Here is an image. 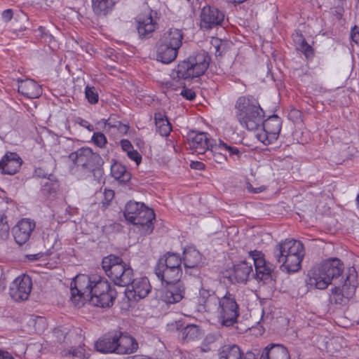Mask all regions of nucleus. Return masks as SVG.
Instances as JSON below:
<instances>
[{
    "label": "nucleus",
    "instance_id": "obj_8",
    "mask_svg": "<svg viewBox=\"0 0 359 359\" xmlns=\"http://www.w3.org/2000/svg\"><path fill=\"white\" fill-rule=\"evenodd\" d=\"M358 280L355 274L346 276L341 287H334L330 290L329 302L331 304L345 306L354 297L358 287Z\"/></svg>",
    "mask_w": 359,
    "mask_h": 359
},
{
    "label": "nucleus",
    "instance_id": "obj_18",
    "mask_svg": "<svg viewBox=\"0 0 359 359\" xmlns=\"http://www.w3.org/2000/svg\"><path fill=\"white\" fill-rule=\"evenodd\" d=\"M118 330L109 332L99 339L95 343V348L102 353H117L118 347Z\"/></svg>",
    "mask_w": 359,
    "mask_h": 359
},
{
    "label": "nucleus",
    "instance_id": "obj_17",
    "mask_svg": "<svg viewBox=\"0 0 359 359\" xmlns=\"http://www.w3.org/2000/svg\"><path fill=\"white\" fill-rule=\"evenodd\" d=\"M185 287L182 282L165 284L161 299L166 304H175L180 302L184 297Z\"/></svg>",
    "mask_w": 359,
    "mask_h": 359
},
{
    "label": "nucleus",
    "instance_id": "obj_59",
    "mask_svg": "<svg viewBox=\"0 0 359 359\" xmlns=\"http://www.w3.org/2000/svg\"><path fill=\"white\" fill-rule=\"evenodd\" d=\"M242 359H257L256 355L252 351H247L243 355L242 353Z\"/></svg>",
    "mask_w": 359,
    "mask_h": 359
},
{
    "label": "nucleus",
    "instance_id": "obj_24",
    "mask_svg": "<svg viewBox=\"0 0 359 359\" xmlns=\"http://www.w3.org/2000/svg\"><path fill=\"white\" fill-rule=\"evenodd\" d=\"M18 92L25 97L35 99L39 97L42 93L41 86L32 79H27L22 80L18 79Z\"/></svg>",
    "mask_w": 359,
    "mask_h": 359
},
{
    "label": "nucleus",
    "instance_id": "obj_54",
    "mask_svg": "<svg viewBox=\"0 0 359 359\" xmlns=\"http://www.w3.org/2000/svg\"><path fill=\"white\" fill-rule=\"evenodd\" d=\"M246 188L248 189V191L250 193H253V194H258V193H261L263 191L265 190V187L264 186H261V187H257V188H254L251 184L250 183H248L247 184V186H246Z\"/></svg>",
    "mask_w": 359,
    "mask_h": 359
},
{
    "label": "nucleus",
    "instance_id": "obj_40",
    "mask_svg": "<svg viewBox=\"0 0 359 359\" xmlns=\"http://www.w3.org/2000/svg\"><path fill=\"white\" fill-rule=\"evenodd\" d=\"M299 37L297 48L301 50L306 57H311L313 55V48L302 37V35L297 36Z\"/></svg>",
    "mask_w": 359,
    "mask_h": 359
},
{
    "label": "nucleus",
    "instance_id": "obj_45",
    "mask_svg": "<svg viewBox=\"0 0 359 359\" xmlns=\"http://www.w3.org/2000/svg\"><path fill=\"white\" fill-rule=\"evenodd\" d=\"M221 145L223 147L224 151H228L230 156H236L237 158L239 159L242 153L236 147H231L221 141Z\"/></svg>",
    "mask_w": 359,
    "mask_h": 359
},
{
    "label": "nucleus",
    "instance_id": "obj_61",
    "mask_svg": "<svg viewBox=\"0 0 359 359\" xmlns=\"http://www.w3.org/2000/svg\"><path fill=\"white\" fill-rule=\"evenodd\" d=\"M356 203H357L358 208L359 209V194H358L357 198H356Z\"/></svg>",
    "mask_w": 359,
    "mask_h": 359
},
{
    "label": "nucleus",
    "instance_id": "obj_58",
    "mask_svg": "<svg viewBox=\"0 0 359 359\" xmlns=\"http://www.w3.org/2000/svg\"><path fill=\"white\" fill-rule=\"evenodd\" d=\"M0 359H14V358L10 353L0 351Z\"/></svg>",
    "mask_w": 359,
    "mask_h": 359
},
{
    "label": "nucleus",
    "instance_id": "obj_32",
    "mask_svg": "<svg viewBox=\"0 0 359 359\" xmlns=\"http://www.w3.org/2000/svg\"><path fill=\"white\" fill-rule=\"evenodd\" d=\"M116 0H91L93 11L97 15H106L111 11Z\"/></svg>",
    "mask_w": 359,
    "mask_h": 359
},
{
    "label": "nucleus",
    "instance_id": "obj_21",
    "mask_svg": "<svg viewBox=\"0 0 359 359\" xmlns=\"http://www.w3.org/2000/svg\"><path fill=\"white\" fill-rule=\"evenodd\" d=\"M332 283L329 276H326L320 265L313 266L308 271L307 283L319 290L326 289Z\"/></svg>",
    "mask_w": 359,
    "mask_h": 359
},
{
    "label": "nucleus",
    "instance_id": "obj_63",
    "mask_svg": "<svg viewBox=\"0 0 359 359\" xmlns=\"http://www.w3.org/2000/svg\"><path fill=\"white\" fill-rule=\"evenodd\" d=\"M39 30H41V32H43V27H39Z\"/></svg>",
    "mask_w": 359,
    "mask_h": 359
},
{
    "label": "nucleus",
    "instance_id": "obj_15",
    "mask_svg": "<svg viewBox=\"0 0 359 359\" xmlns=\"http://www.w3.org/2000/svg\"><path fill=\"white\" fill-rule=\"evenodd\" d=\"M151 285L147 278L134 279L127 286L126 294L128 299L138 301L146 297L151 290Z\"/></svg>",
    "mask_w": 359,
    "mask_h": 359
},
{
    "label": "nucleus",
    "instance_id": "obj_53",
    "mask_svg": "<svg viewBox=\"0 0 359 359\" xmlns=\"http://www.w3.org/2000/svg\"><path fill=\"white\" fill-rule=\"evenodd\" d=\"M120 144H121L122 149L124 151H126V153H128V151H130V150H132L133 149V144L128 140L124 139V140H121Z\"/></svg>",
    "mask_w": 359,
    "mask_h": 359
},
{
    "label": "nucleus",
    "instance_id": "obj_4",
    "mask_svg": "<svg viewBox=\"0 0 359 359\" xmlns=\"http://www.w3.org/2000/svg\"><path fill=\"white\" fill-rule=\"evenodd\" d=\"M273 253L277 262L289 273L300 269L305 255L303 243L292 238L280 241L274 247Z\"/></svg>",
    "mask_w": 359,
    "mask_h": 359
},
{
    "label": "nucleus",
    "instance_id": "obj_62",
    "mask_svg": "<svg viewBox=\"0 0 359 359\" xmlns=\"http://www.w3.org/2000/svg\"><path fill=\"white\" fill-rule=\"evenodd\" d=\"M180 322H176V327L177 329L178 330L179 329V325H180Z\"/></svg>",
    "mask_w": 359,
    "mask_h": 359
},
{
    "label": "nucleus",
    "instance_id": "obj_7",
    "mask_svg": "<svg viewBox=\"0 0 359 359\" xmlns=\"http://www.w3.org/2000/svg\"><path fill=\"white\" fill-rule=\"evenodd\" d=\"M219 302L216 311L219 323L225 327L233 325L237 323L240 316V307L236 293L231 290H226L220 297Z\"/></svg>",
    "mask_w": 359,
    "mask_h": 359
},
{
    "label": "nucleus",
    "instance_id": "obj_10",
    "mask_svg": "<svg viewBox=\"0 0 359 359\" xmlns=\"http://www.w3.org/2000/svg\"><path fill=\"white\" fill-rule=\"evenodd\" d=\"M224 20V13L215 6H204L200 13V27L210 30L221 26Z\"/></svg>",
    "mask_w": 359,
    "mask_h": 359
},
{
    "label": "nucleus",
    "instance_id": "obj_42",
    "mask_svg": "<svg viewBox=\"0 0 359 359\" xmlns=\"http://www.w3.org/2000/svg\"><path fill=\"white\" fill-rule=\"evenodd\" d=\"M256 137L259 141L265 145H269L276 140H272L271 135L269 134L267 130L264 128V127H262V129L257 133Z\"/></svg>",
    "mask_w": 359,
    "mask_h": 359
},
{
    "label": "nucleus",
    "instance_id": "obj_16",
    "mask_svg": "<svg viewBox=\"0 0 359 359\" xmlns=\"http://www.w3.org/2000/svg\"><path fill=\"white\" fill-rule=\"evenodd\" d=\"M35 228V223L29 219H22L13 228V236L19 245L25 244Z\"/></svg>",
    "mask_w": 359,
    "mask_h": 359
},
{
    "label": "nucleus",
    "instance_id": "obj_41",
    "mask_svg": "<svg viewBox=\"0 0 359 359\" xmlns=\"http://www.w3.org/2000/svg\"><path fill=\"white\" fill-rule=\"evenodd\" d=\"M85 349L81 347L77 348H71L69 350H63L61 352V355L62 357H76V358H82L84 355Z\"/></svg>",
    "mask_w": 359,
    "mask_h": 359
},
{
    "label": "nucleus",
    "instance_id": "obj_60",
    "mask_svg": "<svg viewBox=\"0 0 359 359\" xmlns=\"http://www.w3.org/2000/svg\"><path fill=\"white\" fill-rule=\"evenodd\" d=\"M81 125L86 128L89 131H93L94 130L93 126L90 124L87 121L82 120L81 122Z\"/></svg>",
    "mask_w": 359,
    "mask_h": 359
},
{
    "label": "nucleus",
    "instance_id": "obj_28",
    "mask_svg": "<svg viewBox=\"0 0 359 359\" xmlns=\"http://www.w3.org/2000/svg\"><path fill=\"white\" fill-rule=\"evenodd\" d=\"M260 359H290V358L285 346L279 344H270L262 351Z\"/></svg>",
    "mask_w": 359,
    "mask_h": 359
},
{
    "label": "nucleus",
    "instance_id": "obj_37",
    "mask_svg": "<svg viewBox=\"0 0 359 359\" xmlns=\"http://www.w3.org/2000/svg\"><path fill=\"white\" fill-rule=\"evenodd\" d=\"M201 335V331L198 326L191 324L187 325L182 329L180 332V337L184 341H193L198 339Z\"/></svg>",
    "mask_w": 359,
    "mask_h": 359
},
{
    "label": "nucleus",
    "instance_id": "obj_23",
    "mask_svg": "<svg viewBox=\"0 0 359 359\" xmlns=\"http://www.w3.org/2000/svg\"><path fill=\"white\" fill-rule=\"evenodd\" d=\"M254 277L252 266L246 261L241 262L233 265L230 274L231 280L239 283H245L250 277Z\"/></svg>",
    "mask_w": 359,
    "mask_h": 359
},
{
    "label": "nucleus",
    "instance_id": "obj_47",
    "mask_svg": "<svg viewBox=\"0 0 359 359\" xmlns=\"http://www.w3.org/2000/svg\"><path fill=\"white\" fill-rule=\"evenodd\" d=\"M120 121L117 119V116L115 114L111 115L108 119L104 120L105 126L109 128H116L120 126Z\"/></svg>",
    "mask_w": 359,
    "mask_h": 359
},
{
    "label": "nucleus",
    "instance_id": "obj_52",
    "mask_svg": "<svg viewBox=\"0 0 359 359\" xmlns=\"http://www.w3.org/2000/svg\"><path fill=\"white\" fill-rule=\"evenodd\" d=\"M104 200L106 202L103 201V205H108L109 203L113 199L114 196V191L111 189H105L104 191Z\"/></svg>",
    "mask_w": 359,
    "mask_h": 359
},
{
    "label": "nucleus",
    "instance_id": "obj_2",
    "mask_svg": "<svg viewBox=\"0 0 359 359\" xmlns=\"http://www.w3.org/2000/svg\"><path fill=\"white\" fill-rule=\"evenodd\" d=\"M235 109L237 120L242 127L248 130H254L262 126L271 135L272 140L278 139L281 130V118L277 115H273L264 120V111L253 96L238 97Z\"/></svg>",
    "mask_w": 359,
    "mask_h": 359
},
{
    "label": "nucleus",
    "instance_id": "obj_30",
    "mask_svg": "<svg viewBox=\"0 0 359 359\" xmlns=\"http://www.w3.org/2000/svg\"><path fill=\"white\" fill-rule=\"evenodd\" d=\"M182 262L186 269H195L201 265L202 262V255L198 250L189 247L185 248L183 251Z\"/></svg>",
    "mask_w": 359,
    "mask_h": 359
},
{
    "label": "nucleus",
    "instance_id": "obj_57",
    "mask_svg": "<svg viewBox=\"0 0 359 359\" xmlns=\"http://www.w3.org/2000/svg\"><path fill=\"white\" fill-rule=\"evenodd\" d=\"M191 166L196 170H203L204 168V164L200 161L192 162Z\"/></svg>",
    "mask_w": 359,
    "mask_h": 359
},
{
    "label": "nucleus",
    "instance_id": "obj_20",
    "mask_svg": "<svg viewBox=\"0 0 359 359\" xmlns=\"http://www.w3.org/2000/svg\"><path fill=\"white\" fill-rule=\"evenodd\" d=\"M22 160L15 152H7L0 161V170L5 175H13L18 172Z\"/></svg>",
    "mask_w": 359,
    "mask_h": 359
},
{
    "label": "nucleus",
    "instance_id": "obj_51",
    "mask_svg": "<svg viewBox=\"0 0 359 359\" xmlns=\"http://www.w3.org/2000/svg\"><path fill=\"white\" fill-rule=\"evenodd\" d=\"M351 40L359 45V27L355 25L351 30Z\"/></svg>",
    "mask_w": 359,
    "mask_h": 359
},
{
    "label": "nucleus",
    "instance_id": "obj_31",
    "mask_svg": "<svg viewBox=\"0 0 359 359\" xmlns=\"http://www.w3.org/2000/svg\"><path fill=\"white\" fill-rule=\"evenodd\" d=\"M202 158H208L209 160H213L217 163L222 164L226 161L227 158L224 154L223 147L221 145V140L219 144H212V146L206 151L205 154Z\"/></svg>",
    "mask_w": 359,
    "mask_h": 359
},
{
    "label": "nucleus",
    "instance_id": "obj_48",
    "mask_svg": "<svg viewBox=\"0 0 359 359\" xmlns=\"http://www.w3.org/2000/svg\"><path fill=\"white\" fill-rule=\"evenodd\" d=\"M127 156L129 158L134 161L137 165H139L142 161V156L137 150H135L134 149L128 151L127 153Z\"/></svg>",
    "mask_w": 359,
    "mask_h": 359
},
{
    "label": "nucleus",
    "instance_id": "obj_34",
    "mask_svg": "<svg viewBox=\"0 0 359 359\" xmlns=\"http://www.w3.org/2000/svg\"><path fill=\"white\" fill-rule=\"evenodd\" d=\"M219 359H242V351L237 345H225L219 351Z\"/></svg>",
    "mask_w": 359,
    "mask_h": 359
},
{
    "label": "nucleus",
    "instance_id": "obj_44",
    "mask_svg": "<svg viewBox=\"0 0 359 359\" xmlns=\"http://www.w3.org/2000/svg\"><path fill=\"white\" fill-rule=\"evenodd\" d=\"M211 43L215 49V54L216 57L221 56L224 50V44L218 38L212 39Z\"/></svg>",
    "mask_w": 359,
    "mask_h": 359
},
{
    "label": "nucleus",
    "instance_id": "obj_46",
    "mask_svg": "<svg viewBox=\"0 0 359 359\" xmlns=\"http://www.w3.org/2000/svg\"><path fill=\"white\" fill-rule=\"evenodd\" d=\"M41 191L43 194L55 193L57 191V184L50 181H47L42 185Z\"/></svg>",
    "mask_w": 359,
    "mask_h": 359
},
{
    "label": "nucleus",
    "instance_id": "obj_5",
    "mask_svg": "<svg viewBox=\"0 0 359 359\" xmlns=\"http://www.w3.org/2000/svg\"><path fill=\"white\" fill-rule=\"evenodd\" d=\"M123 215L128 222L140 226L139 231L142 234L152 233L154 228L152 221L155 219V214L152 209L143 203L132 201L128 202Z\"/></svg>",
    "mask_w": 359,
    "mask_h": 359
},
{
    "label": "nucleus",
    "instance_id": "obj_6",
    "mask_svg": "<svg viewBox=\"0 0 359 359\" xmlns=\"http://www.w3.org/2000/svg\"><path fill=\"white\" fill-rule=\"evenodd\" d=\"M102 266L106 275L118 286L127 287L133 280V269L118 256L109 255L104 257Z\"/></svg>",
    "mask_w": 359,
    "mask_h": 359
},
{
    "label": "nucleus",
    "instance_id": "obj_64",
    "mask_svg": "<svg viewBox=\"0 0 359 359\" xmlns=\"http://www.w3.org/2000/svg\"><path fill=\"white\" fill-rule=\"evenodd\" d=\"M358 2H359V0H358Z\"/></svg>",
    "mask_w": 359,
    "mask_h": 359
},
{
    "label": "nucleus",
    "instance_id": "obj_39",
    "mask_svg": "<svg viewBox=\"0 0 359 359\" xmlns=\"http://www.w3.org/2000/svg\"><path fill=\"white\" fill-rule=\"evenodd\" d=\"M85 96L88 102L91 104H95L99 101L97 89L94 86L87 85L85 88Z\"/></svg>",
    "mask_w": 359,
    "mask_h": 359
},
{
    "label": "nucleus",
    "instance_id": "obj_35",
    "mask_svg": "<svg viewBox=\"0 0 359 359\" xmlns=\"http://www.w3.org/2000/svg\"><path fill=\"white\" fill-rule=\"evenodd\" d=\"M111 173L112 177L121 182H128L131 177L130 172L123 165L118 163H115L111 166Z\"/></svg>",
    "mask_w": 359,
    "mask_h": 359
},
{
    "label": "nucleus",
    "instance_id": "obj_13",
    "mask_svg": "<svg viewBox=\"0 0 359 359\" xmlns=\"http://www.w3.org/2000/svg\"><path fill=\"white\" fill-rule=\"evenodd\" d=\"M32 290V280L29 276L16 278L11 284L9 294L15 302L28 299Z\"/></svg>",
    "mask_w": 359,
    "mask_h": 359
},
{
    "label": "nucleus",
    "instance_id": "obj_29",
    "mask_svg": "<svg viewBox=\"0 0 359 359\" xmlns=\"http://www.w3.org/2000/svg\"><path fill=\"white\" fill-rule=\"evenodd\" d=\"M184 34L182 29L170 28L160 38L159 41L180 49L182 45Z\"/></svg>",
    "mask_w": 359,
    "mask_h": 359
},
{
    "label": "nucleus",
    "instance_id": "obj_27",
    "mask_svg": "<svg viewBox=\"0 0 359 359\" xmlns=\"http://www.w3.org/2000/svg\"><path fill=\"white\" fill-rule=\"evenodd\" d=\"M118 335H120L118 354H130L138 349V343L134 337L120 330H118Z\"/></svg>",
    "mask_w": 359,
    "mask_h": 359
},
{
    "label": "nucleus",
    "instance_id": "obj_12",
    "mask_svg": "<svg viewBox=\"0 0 359 359\" xmlns=\"http://www.w3.org/2000/svg\"><path fill=\"white\" fill-rule=\"evenodd\" d=\"M220 297L216 294L215 290L205 287H201L199 289L197 297L199 311L210 313H216L220 302Z\"/></svg>",
    "mask_w": 359,
    "mask_h": 359
},
{
    "label": "nucleus",
    "instance_id": "obj_38",
    "mask_svg": "<svg viewBox=\"0 0 359 359\" xmlns=\"http://www.w3.org/2000/svg\"><path fill=\"white\" fill-rule=\"evenodd\" d=\"M8 208H4V204L0 205V238L6 239L9 236L10 226L7 219Z\"/></svg>",
    "mask_w": 359,
    "mask_h": 359
},
{
    "label": "nucleus",
    "instance_id": "obj_11",
    "mask_svg": "<svg viewBox=\"0 0 359 359\" xmlns=\"http://www.w3.org/2000/svg\"><path fill=\"white\" fill-rule=\"evenodd\" d=\"M187 140L189 149L202 156L205 154L206 151L215 142L208 133L195 130L190 131L187 134Z\"/></svg>",
    "mask_w": 359,
    "mask_h": 359
},
{
    "label": "nucleus",
    "instance_id": "obj_36",
    "mask_svg": "<svg viewBox=\"0 0 359 359\" xmlns=\"http://www.w3.org/2000/svg\"><path fill=\"white\" fill-rule=\"evenodd\" d=\"M158 263H162L168 267L182 269V258L179 255L173 252H167L159 258Z\"/></svg>",
    "mask_w": 359,
    "mask_h": 359
},
{
    "label": "nucleus",
    "instance_id": "obj_43",
    "mask_svg": "<svg viewBox=\"0 0 359 359\" xmlns=\"http://www.w3.org/2000/svg\"><path fill=\"white\" fill-rule=\"evenodd\" d=\"M92 141L95 144L100 148H103L107 142L105 135L100 132L95 133L93 134Z\"/></svg>",
    "mask_w": 359,
    "mask_h": 359
},
{
    "label": "nucleus",
    "instance_id": "obj_14",
    "mask_svg": "<svg viewBox=\"0 0 359 359\" xmlns=\"http://www.w3.org/2000/svg\"><path fill=\"white\" fill-rule=\"evenodd\" d=\"M249 255L252 259L255 267L254 277L261 280L271 279L274 267L270 263L266 262L264 255L261 251L255 250L250 251Z\"/></svg>",
    "mask_w": 359,
    "mask_h": 359
},
{
    "label": "nucleus",
    "instance_id": "obj_25",
    "mask_svg": "<svg viewBox=\"0 0 359 359\" xmlns=\"http://www.w3.org/2000/svg\"><path fill=\"white\" fill-rule=\"evenodd\" d=\"M178 51L179 49L158 41L156 43V60L162 63L169 64L176 59Z\"/></svg>",
    "mask_w": 359,
    "mask_h": 359
},
{
    "label": "nucleus",
    "instance_id": "obj_19",
    "mask_svg": "<svg viewBox=\"0 0 359 359\" xmlns=\"http://www.w3.org/2000/svg\"><path fill=\"white\" fill-rule=\"evenodd\" d=\"M154 271L162 283L170 284L172 283L181 282L180 278L182 276V269H176L175 267L167 268L163 264L157 262Z\"/></svg>",
    "mask_w": 359,
    "mask_h": 359
},
{
    "label": "nucleus",
    "instance_id": "obj_1",
    "mask_svg": "<svg viewBox=\"0 0 359 359\" xmlns=\"http://www.w3.org/2000/svg\"><path fill=\"white\" fill-rule=\"evenodd\" d=\"M117 292L103 277L97 275L79 274L71 283L70 299L75 306L81 307L86 301L101 308L111 307Z\"/></svg>",
    "mask_w": 359,
    "mask_h": 359
},
{
    "label": "nucleus",
    "instance_id": "obj_50",
    "mask_svg": "<svg viewBox=\"0 0 359 359\" xmlns=\"http://www.w3.org/2000/svg\"><path fill=\"white\" fill-rule=\"evenodd\" d=\"M184 97L188 100H193L196 97V93L191 89L184 88L180 93Z\"/></svg>",
    "mask_w": 359,
    "mask_h": 359
},
{
    "label": "nucleus",
    "instance_id": "obj_26",
    "mask_svg": "<svg viewBox=\"0 0 359 359\" xmlns=\"http://www.w3.org/2000/svg\"><path fill=\"white\" fill-rule=\"evenodd\" d=\"M322 270L326 276H330L331 281L339 277L344 271V264L337 258H330L323 261L320 264Z\"/></svg>",
    "mask_w": 359,
    "mask_h": 359
},
{
    "label": "nucleus",
    "instance_id": "obj_33",
    "mask_svg": "<svg viewBox=\"0 0 359 359\" xmlns=\"http://www.w3.org/2000/svg\"><path fill=\"white\" fill-rule=\"evenodd\" d=\"M157 132L161 136H168L172 130V126L167 117L161 113L154 114Z\"/></svg>",
    "mask_w": 359,
    "mask_h": 359
},
{
    "label": "nucleus",
    "instance_id": "obj_22",
    "mask_svg": "<svg viewBox=\"0 0 359 359\" xmlns=\"http://www.w3.org/2000/svg\"><path fill=\"white\" fill-rule=\"evenodd\" d=\"M136 21L137 32L142 39L150 38L158 27L156 21L153 19L151 13L146 16H138Z\"/></svg>",
    "mask_w": 359,
    "mask_h": 359
},
{
    "label": "nucleus",
    "instance_id": "obj_49",
    "mask_svg": "<svg viewBox=\"0 0 359 359\" xmlns=\"http://www.w3.org/2000/svg\"><path fill=\"white\" fill-rule=\"evenodd\" d=\"M54 334L57 339L59 343L65 342V339L67 336L68 335V332H64L60 329H55L54 330Z\"/></svg>",
    "mask_w": 359,
    "mask_h": 359
},
{
    "label": "nucleus",
    "instance_id": "obj_55",
    "mask_svg": "<svg viewBox=\"0 0 359 359\" xmlns=\"http://www.w3.org/2000/svg\"><path fill=\"white\" fill-rule=\"evenodd\" d=\"M13 10L12 9H6L2 13V18L4 21L8 22L13 18Z\"/></svg>",
    "mask_w": 359,
    "mask_h": 359
},
{
    "label": "nucleus",
    "instance_id": "obj_9",
    "mask_svg": "<svg viewBox=\"0 0 359 359\" xmlns=\"http://www.w3.org/2000/svg\"><path fill=\"white\" fill-rule=\"evenodd\" d=\"M69 158L77 166L94 170L101 166L103 161L100 156L89 147H82L69 155Z\"/></svg>",
    "mask_w": 359,
    "mask_h": 359
},
{
    "label": "nucleus",
    "instance_id": "obj_3",
    "mask_svg": "<svg viewBox=\"0 0 359 359\" xmlns=\"http://www.w3.org/2000/svg\"><path fill=\"white\" fill-rule=\"evenodd\" d=\"M210 56L205 50L194 52L172 69L170 74L172 81H167L165 87L171 90H176L177 86L174 84L175 81L193 79L203 75L210 65Z\"/></svg>",
    "mask_w": 359,
    "mask_h": 359
},
{
    "label": "nucleus",
    "instance_id": "obj_56",
    "mask_svg": "<svg viewBox=\"0 0 359 359\" xmlns=\"http://www.w3.org/2000/svg\"><path fill=\"white\" fill-rule=\"evenodd\" d=\"M116 129L122 134H126L129 129V126L120 122V126L116 127Z\"/></svg>",
    "mask_w": 359,
    "mask_h": 359
}]
</instances>
